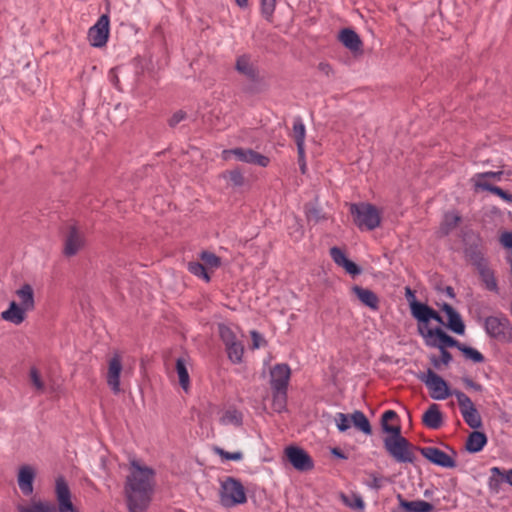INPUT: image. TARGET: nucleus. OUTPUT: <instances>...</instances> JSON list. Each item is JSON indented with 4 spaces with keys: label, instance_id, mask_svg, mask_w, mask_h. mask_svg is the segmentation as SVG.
<instances>
[{
    "label": "nucleus",
    "instance_id": "obj_1",
    "mask_svg": "<svg viewBox=\"0 0 512 512\" xmlns=\"http://www.w3.org/2000/svg\"><path fill=\"white\" fill-rule=\"evenodd\" d=\"M409 306L412 316L417 321V331L424 344L427 347L439 349L442 364L448 365L452 361V356L447 348L457 347L458 341L445 331V323L434 309L414 298Z\"/></svg>",
    "mask_w": 512,
    "mask_h": 512
},
{
    "label": "nucleus",
    "instance_id": "obj_2",
    "mask_svg": "<svg viewBox=\"0 0 512 512\" xmlns=\"http://www.w3.org/2000/svg\"><path fill=\"white\" fill-rule=\"evenodd\" d=\"M154 470L138 461L130 463L125 494L129 512H145L154 487Z\"/></svg>",
    "mask_w": 512,
    "mask_h": 512
},
{
    "label": "nucleus",
    "instance_id": "obj_3",
    "mask_svg": "<svg viewBox=\"0 0 512 512\" xmlns=\"http://www.w3.org/2000/svg\"><path fill=\"white\" fill-rule=\"evenodd\" d=\"M218 498L220 505L224 508H233L247 501L243 484L233 477H226L220 482Z\"/></svg>",
    "mask_w": 512,
    "mask_h": 512
},
{
    "label": "nucleus",
    "instance_id": "obj_4",
    "mask_svg": "<svg viewBox=\"0 0 512 512\" xmlns=\"http://www.w3.org/2000/svg\"><path fill=\"white\" fill-rule=\"evenodd\" d=\"M384 447L398 462L412 463L414 454L409 442L401 435V429H390L384 438Z\"/></svg>",
    "mask_w": 512,
    "mask_h": 512
},
{
    "label": "nucleus",
    "instance_id": "obj_5",
    "mask_svg": "<svg viewBox=\"0 0 512 512\" xmlns=\"http://www.w3.org/2000/svg\"><path fill=\"white\" fill-rule=\"evenodd\" d=\"M86 246V238L81 227L76 223H69L65 228L62 253L65 258L77 256Z\"/></svg>",
    "mask_w": 512,
    "mask_h": 512
},
{
    "label": "nucleus",
    "instance_id": "obj_6",
    "mask_svg": "<svg viewBox=\"0 0 512 512\" xmlns=\"http://www.w3.org/2000/svg\"><path fill=\"white\" fill-rule=\"evenodd\" d=\"M350 211L355 224L360 229L373 230L380 224V216L378 211L370 204L360 203L352 204Z\"/></svg>",
    "mask_w": 512,
    "mask_h": 512
},
{
    "label": "nucleus",
    "instance_id": "obj_7",
    "mask_svg": "<svg viewBox=\"0 0 512 512\" xmlns=\"http://www.w3.org/2000/svg\"><path fill=\"white\" fill-rule=\"evenodd\" d=\"M418 379L427 386L430 396L434 400H445L453 395V391L450 390L447 382L431 369L418 375Z\"/></svg>",
    "mask_w": 512,
    "mask_h": 512
},
{
    "label": "nucleus",
    "instance_id": "obj_8",
    "mask_svg": "<svg viewBox=\"0 0 512 512\" xmlns=\"http://www.w3.org/2000/svg\"><path fill=\"white\" fill-rule=\"evenodd\" d=\"M235 69L238 73L245 76L252 82L249 87V91L257 93L266 89V84L264 83L263 78L259 75L257 68L251 62L248 56L242 55L238 57L236 60Z\"/></svg>",
    "mask_w": 512,
    "mask_h": 512
},
{
    "label": "nucleus",
    "instance_id": "obj_9",
    "mask_svg": "<svg viewBox=\"0 0 512 512\" xmlns=\"http://www.w3.org/2000/svg\"><path fill=\"white\" fill-rule=\"evenodd\" d=\"M453 395L457 399L465 423L472 429H479L482 426V419L472 400L459 390H454Z\"/></svg>",
    "mask_w": 512,
    "mask_h": 512
},
{
    "label": "nucleus",
    "instance_id": "obj_10",
    "mask_svg": "<svg viewBox=\"0 0 512 512\" xmlns=\"http://www.w3.org/2000/svg\"><path fill=\"white\" fill-rule=\"evenodd\" d=\"M284 455L291 466L300 472L311 471L314 461L309 453L298 445H288L284 448Z\"/></svg>",
    "mask_w": 512,
    "mask_h": 512
},
{
    "label": "nucleus",
    "instance_id": "obj_11",
    "mask_svg": "<svg viewBox=\"0 0 512 512\" xmlns=\"http://www.w3.org/2000/svg\"><path fill=\"white\" fill-rule=\"evenodd\" d=\"M351 422L364 434L370 435L372 433L367 417L359 410H355L350 417L344 413H337L335 416V424L340 432L347 431L351 427Z\"/></svg>",
    "mask_w": 512,
    "mask_h": 512
},
{
    "label": "nucleus",
    "instance_id": "obj_12",
    "mask_svg": "<svg viewBox=\"0 0 512 512\" xmlns=\"http://www.w3.org/2000/svg\"><path fill=\"white\" fill-rule=\"evenodd\" d=\"M30 313L27 309L9 299L0 312V319L8 325L19 327L27 322Z\"/></svg>",
    "mask_w": 512,
    "mask_h": 512
},
{
    "label": "nucleus",
    "instance_id": "obj_13",
    "mask_svg": "<svg viewBox=\"0 0 512 512\" xmlns=\"http://www.w3.org/2000/svg\"><path fill=\"white\" fill-rule=\"evenodd\" d=\"M55 496L58 512H79L72 502V494L64 477L59 476L55 480Z\"/></svg>",
    "mask_w": 512,
    "mask_h": 512
},
{
    "label": "nucleus",
    "instance_id": "obj_14",
    "mask_svg": "<svg viewBox=\"0 0 512 512\" xmlns=\"http://www.w3.org/2000/svg\"><path fill=\"white\" fill-rule=\"evenodd\" d=\"M20 306L33 312L37 306L36 290L34 285L28 282L21 283L13 292V297L10 299Z\"/></svg>",
    "mask_w": 512,
    "mask_h": 512
},
{
    "label": "nucleus",
    "instance_id": "obj_15",
    "mask_svg": "<svg viewBox=\"0 0 512 512\" xmlns=\"http://www.w3.org/2000/svg\"><path fill=\"white\" fill-rule=\"evenodd\" d=\"M123 361L119 353H114L108 361L106 381L113 393L121 392V372Z\"/></svg>",
    "mask_w": 512,
    "mask_h": 512
},
{
    "label": "nucleus",
    "instance_id": "obj_16",
    "mask_svg": "<svg viewBox=\"0 0 512 512\" xmlns=\"http://www.w3.org/2000/svg\"><path fill=\"white\" fill-rule=\"evenodd\" d=\"M110 20L108 15L100 16L94 26L89 29L88 39L92 46L102 47L107 43L109 37Z\"/></svg>",
    "mask_w": 512,
    "mask_h": 512
},
{
    "label": "nucleus",
    "instance_id": "obj_17",
    "mask_svg": "<svg viewBox=\"0 0 512 512\" xmlns=\"http://www.w3.org/2000/svg\"><path fill=\"white\" fill-rule=\"evenodd\" d=\"M501 174V171L480 173L471 180L473 188L475 190L481 189L487 192H507L503 187L497 185V182L500 181Z\"/></svg>",
    "mask_w": 512,
    "mask_h": 512
},
{
    "label": "nucleus",
    "instance_id": "obj_18",
    "mask_svg": "<svg viewBox=\"0 0 512 512\" xmlns=\"http://www.w3.org/2000/svg\"><path fill=\"white\" fill-rule=\"evenodd\" d=\"M36 475L37 469L30 464H23L18 468L17 484L23 495L31 496L34 493Z\"/></svg>",
    "mask_w": 512,
    "mask_h": 512
},
{
    "label": "nucleus",
    "instance_id": "obj_19",
    "mask_svg": "<svg viewBox=\"0 0 512 512\" xmlns=\"http://www.w3.org/2000/svg\"><path fill=\"white\" fill-rule=\"evenodd\" d=\"M421 454L431 463L444 467V468H453L455 467V461L454 459L448 455L447 453L443 452L442 450L435 448V447H425L422 448Z\"/></svg>",
    "mask_w": 512,
    "mask_h": 512
},
{
    "label": "nucleus",
    "instance_id": "obj_20",
    "mask_svg": "<svg viewBox=\"0 0 512 512\" xmlns=\"http://www.w3.org/2000/svg\"><path fill=\"white\" fill-rule=\"evenodd\" d=\"M330 256L334 263L343 268L346 273L352 276H357L361 273V268L352 260H350L342 249L338 247H332L330 249Z\"/></svg>",
    "mask_w": 512,
    "mask_h": 512
},
{
    "label": "nucleus",
    "instance_id": "obj_21",
    "mask_svg": "<svg viewBox=\"0 0 512 512\" xmlns=\"http://www.w3.org/2000/svg\"><path fill=\"white\" fill-rule=\"evenodd\" d=\"M270 375H271L270 383H271V387L273 390H286L287 389L290 375H291L290 367L287 364L275 365L272 368Z\"/></svg>",
    "mask_w": 512,
    "mask_h": 512
},
{
    "label": "nucleus",
    "instance_id": "obj_22",
    "mask_svg": "<svg viewBox=\"0 0 512 512\" xmlns=\"http://www.w3.org/2000/svg\"><path fill=\"white\" fill-rule=\"evenodd\" d=\"M225 153H228V151H225ZM229 153L234 154L238 160L246 163L259 165L261 167H266L269 164L268 157L251 149L236 148L229 151Z\"/></svg>",
    "mask_w": 512,
    "mask_h": 512
},
{
    "label": "nucleus",
    "instance_id": "obj_23",
    "mask_svg": "<svg viewBox=\"0 0 512 512\" xmlns=\"http://www.w3.org/2000/svg\"><path fill=\"white\" fill-rule=\"evenodd\" d=\"M340 42L349 49L352 53H362V40L359 35L350 28H345L340 31L338 36Z\"/></svg>",
    "mask_w": 512,
    "mask_h": 512
},
{
    "label": "nucleus",
    "instance_id": "obj_24",
    "mask_svg": "<svg viewBox=\"0 0 512 512\" xmlns=\"http://www.w3.org/2000/svg\"><path fill=\"white\" fill-rule=\"evenodd\" d=\"M441 309L446 314L448 328L455 334L464 335L465 324L460 314L452 306L446 303L441 306Z\"/></svg>",
    "mask_w": 512,
    "mask_h": 512
},
{
    "label": "nucleus",
    "instance_id": "obj_25",
    "mask_svg": "<svg viewBox=\"0 0 512 512\" xmlns=\"http://www.w3.org/2000/svg\"><path fill=\"white\" fill-rule=\"evenodd\" d=\"M352 291L361 301L362 304H364L365 306L369 307L372 310L378 309V297L373 291L367 288H362L360 286H354L352 288Z\"/></svg>",
    "mask_w": 512,
    "mask_h": 512
},
{
    "label": "nucleus",
    "instance_id": "obj_26",
    "mask_svg": "<svg viewBox=\"0 0 512 512\" xmlns=\"http://www.w3.org/2000/svg\"><path fill=\"white\" fill-rule=\"evenodd\" d=\"M423 423L431 428L438 429L443 422L442 413L436 404H431L422 417Z\"/></svg>",
    "mask_w": 512,
    "mask_h": 512
},
{
    "label": "nucleus",
    "instance_id": "obj_27",
    "mask_svg": "<svg viewBox=\"0 0 512 512\" xmlns=\"http://www.w3.org/2000/svg\"><path fill=\"white\" fill-rule=\"evenodd\" d=\"M189 362L185 358H178L176 361V372L179 384L185 393L190 390V377H189Z\"/></svg>",
    "mask_w": 512,
    "mask_h": 512
},
{
    "label": "nucleus",
    "instance_id": "obj_28",
    "mask_svg": "<svg viewBox=\"0 0 512 512\" xmlns=\"http://www.w3.org/2000/svg\"><path fill=\"white\" fill-rule=\"evenodd\" d=\"M487 443V437L483 432H472L466 441V449L470 453H477L481 451Z\"/></svg>",
    "mask_w": 512,
    "mask_h": 512
},
{
    "label": "nucleus",
    "instance_id": "obj_29",
    "mask_svg": "<svg viewBox=\"0 0 512 512\" xmlns=\"http://www.w3.org/2000/svg\"><path fill=\"white\" fill-rule=\"evenodd\" d=\"M229 361L234 365H242L244 363L245 349L241 341L229 345L225 348Z\"/></svg>",
    "mask_w": 512,
    "mask_h": 512
},
{
    "label": "nucleus",
    "instance_id": "obj_30",
    "mask_svg": "<svg viewBox=\"0 0 512 512\" xmlns=\"http://www.w3.org/2000/svg\"><path fill=\"white\" fill-rule=\"evenodd\" d=\"M340 499L345 506L352 510L359 512H364L365 510V502L363 498L357 493H352L349 495L341 494Z\"/></svg>",
    "mask_w": 512,
    "mask_h": 512
},
{
    "label": "nucleus",
    "instance_id": "obj_31",
    "mask_svg": "<svg viewBox=\"0 0 512 512\" xmlns=\"http://www.w3.org/2000/svg\"><path fill=\"white\" fill-rule=\"evenodd\" d=\"M219 421L224 426H240L242 424V414L235 409H228L222 412Z\"/></svg>",
    "mask_w": 512,
    "mask_h": 512
},
{
    "label": "nucleus",
    "instance_id": "obj_32",
    "mask_svg": "<svg viewBox=\"0 0 512 512\" xmlns=\"http://www.w3.org/2000/svg\"><path fill=\"white\" fill-rule=\"evenodd\" d=\"M293 132L298 156H300V161H302L304 154L305 126L300 120L294 123Z\"/></svg>",
    "mask_w": 512,
    "mask_h": 512
},
{
    "label": "nucleus",
    "instance_id": "obj_33",
    "mask_svg": "<svg viewBox=\"0 0 512 512\" xmlns=\"http://www.w3.org/2000/svg\"><path fill=\"white\" fill-rule=\"evenodd\" d=\"M486 331L493 337H499L504 334L506 322L496 317H490L485 322Z\"/></svg>",
    "mask_w": 512,
    "mask_h": 512
},
{
    "label": "nucleus",
    "instance_id": "obj_34",
    "mask_svg": "<svg viewBox=\"0 0 512 512\" xmlns=\"http://www.w3.org/2000/svg\"><path fill=\"white\" fill-rule=\"evenodd\" d=\"M219 336L223 341L225 348L229 345L237 343L239 340L237 339L236 333L232 329V327L227 323H220L218 326Z\"/></svg>",
    "mask_w": 512,
    "mask_h": 512
},
{
    "label": "nucleus",
    "instance_id": "obj_35",
    "mask_svg": "<svg viewBox=\"0 0 512 512\" xmlns=\"http://www.w3.org/2000/svg\"><path fill=\"white\" fill-rule=\"evenodd\" d=\"M19 512H53L54 506L43 500H33L28 507H19Z\"/></svg>",
    "mask_w": 512,
    "mask_h": 512
},
{
    "label": "nucleus",
    "instance_id": "obj_36",
    "mask_svg": "<svg viewBox=\"0 0 512 512\" xmlns=\"http://www.w3.org/2000/svg\"><path fill=\"white\" fill-rule=\"evenodd\" d=\"M400 505L407 512H431L433 510V506L430 503L422 500L412 502L401 501Z\"/></svg>",
    "mask_w": 512,
    "mask_h": 512
},
{
    "label": "nucleus",
    "instance_id": "obj_37",
    "mask_svg": "<svg viewBox=\"0 0 512 512\" xmlns=\"http://www.w3.org/2000/svg\"><path fill=\"white\" fill-rule=\"evenodd\" d=\"M188 271L194 276L204 280L206 283L210 282L211 277L205 265L201 262H190L187 265Z\"/></svg>",
    "mask_w": 512,
    "mask_h": 512
},
{
    "label": "nucleus",
    "instance_id": "obj_38",
    "mask_svg": "<svg viewBox=\"0 0 512 512\" xmlns=\"http://www.w3.org/2000/svg\"><path fill=\"white\" fill-rule=\"evenodd\" d=\"M199 257L209 273L221 266V259L211 252H202Z\"/></svg>",
    "mask_w": 512,
    "mask_h": 512
},
{
    "label": "nucleus",
    "instance_id": "obj_39",
    "mask_svg": "<svg viewBox=\"0 0 512 512\" xmlns=\"http://www.w3.org/2000/svg\"><path fill=\"white\" fill-rule=\"evenodd\" d=\"M286 402H287V396H286V390H273V401L272 406L273 409L281 413L286 410Z\"/></svg>",
    "mask_w": 512,
    "mask_h": 512
},
{
    "label": "nucleus",
    "instance_id": "obj_40",
    "mask_svg": "<svg viewBox=\"0 0 512 512\" xmlns=\"http://www.w3.org/2000/svg\"><path fill=\"white\" fill-rule=\"evenodd\" d=\"M457 348L463 353V355L473 361L474 363H481L484 360L483 355L475 348L465 346L458 343Z\"/></svg>",
    "mask_w": 512,
    "mask_h": 512
},
{
    "label": "nucleus",
    "instance_id": "obj_41",
    "mask_svg": "<svg viewBox=\"0 0 512 512\" xmlns=\"http://www.w3.org/2000/svg\"><path fill=\"white\" fill-rule=\"evenodd\" d=\"M214 452L221 458L222 461H241L243 459V453L240 450L234 452H227L222 448H214Z\"/></svg>",
    "mask_w": 512,
    "mask_h": 512
},
{
    "label": "nucleus",
    "instance_id": "obj_42",
    "mask_svg": "<svg viewBox=\"0 0 512 512\" xmlns=\"http://www.w3.org/2000/svg\"><path fill=\"white\" fill-rule=\"evenodd\" d=\"M288 233H289V236L291 237V239H293V241H295V242L301 241L305 234V229H304V226L301 223V221L298 219H295L294 223L289 227Z\"/></svg>",
    "mask_w": 512,
    "mask_h": 512
},
{
    "label": "nucleus",
    "instance_id": "obj_43",
    "mask_svg": "<svg viewBox=\"0 0 512 512\" xmlns=\"http://www.w3.org/2000/svg\"><path fill=\"white\" fill-rule=\"evenodd\" d=\"M397 414L393 410H388L384 412L381 419V427L385 434H388V430L390 429H401L399 425H390L388 422L390 420L396 419Z\"/></svg>",
    "mask_w": 512,
    "mask_h": 512
},
{
    "label": "nucleus",
    "instance_id": "obj_44",
    "mask_svg": "<svg viewBox=\"0 0 512 512\" xmlns=\"http://www.w3.org/2000/svg\"><path fill=\"white\" fill-rule=\"evenodd\" d=\"M231 182L230 188H237L244 185L245 179L238 170H232L223 175Z\"/></svg>",
    "mask_w": 512,
    "mask_h": 512
},
{
    "label": "nucleus",
    "instance_id": "obj_45",
    "mask_svg": "<svg viewBox=\"0 0 512 512\" xmlns=\"http://www.w3.org/2000/svg\"><path fill=\"white\" fill-rule=\"evenodd\" d=\"M250 336H251V340H252L250 348L252 350H258L267 345V341H266L265 337L261 333H259L257 330H251Z\"/></svg>",
    "mask_w": 512,
    "mask_h": 512
},
{
    "label": "nucleus",
    "instance_id": "obj_46",
    "mask_svg": "<svg viewBox=\"0 0 512 512\" xmlns=\"http://www.w3.org/2000/svg\"><path fill=\"white\" fill-rule=\"evenodd\" d=\"M276 5V0H261L262 14L266 19H270Z\"/></svg>",
    "mask_w": 512,
    "mask_h": 512
},
{
    "label": "nucleus",
    "instance_id": "obj_47",
    "mask_svg": "<svg viewBox=\"0 0 512 512\" xmlns=\"http://www.w3.org/2000/svg\"><path fill=\"white\" fill-rule=\"evenodd\" d=\"M459 221V217L455 213H448L445 215L442 230L444 233H448L449 229L455 226Z\"/></svg>",
    "mask_w": 512,
    "mask_h": 512
},
{
    "label": "nucleus",
    "instance_id": "obj_48",
    "mask_svg": "<svg viewBox=\"0 0 512 512\" xmlns=\"http://www.w3.org/2000/svg\"><path fill=\"white\" fill-rule=\"evenodd\" d=\"M187 117V114L185 111L183 110H178L176 111L175 113H173V115L169 118L168 120V124L171 128H174L176 127V125H178L181 121H183L184 119H186Z\"/></svg>",
    "mask_w": 512,
    "mask_h": 512
},
{
    "label": "nucleus",
    "instance_id": "obj_49",
    "mask_svg": "<svg viewBox=\"0 0 512 512\" xmlns=\"http://www.w3.org/2000/svg\"><path fill=\"white\" fill-rule=\"evenodd\" d=\"M30 378H31V382L33 384V386L38 390V391H43L44 390V383L41 379V376L40 374L38 373V371L36 370H32L30 372Z\"/></svg>",
    "mask_w": 512,
    "mask_h": 512
},
{
    "label": "nucleus",
    "instance_id": "obj_50",
    "mask_svg": "<svg viewBox=\"0 0 512 512\" xmlns=\"http://www.w3.org/2000/svg\"><path fill=\"white\" fill-rule=\"evenodd\" d=\"M463 383L465 384L466 387L470 388V389H473L475 391H478V392H481L482 391V386L475 383L473 380H471L470 378L468 377H464L462 379Z\"/></svg>",
    "mask_w": 512,
    "mask_h": 512
},
{
    "label": "nucleus",
    "instance_id": "obj_51",
    "mask_svg": "<svg viewBox=\"0 0 512 512\" xmlns=\"http://www.w3.org/2000/svg\"><path fill=\"white\" fill-rule=\"evenodd\" d=\"M370 478H371V483L369 484L370 487L379 489L382 486V479L379 476H377L375 474H371Z\"/></svg>",
    "mask_w": 512,
    "mask_h": 512
},
{
    "label": "nucleus",
    "instance_id": "obj_52",
    "mask_svg": "<svg viewBox=\"0 0 512 512\" xmlns=\"http://www.w3.org/2000/svg\"><path fill=\"white\" fill-rule=\"evenodd\" d=\"M429 359H430V362L433 365V367L440 368V366L442 364V361L440 358L436 357L435 355H432L429 357Z\"/></svg>",
    "mask_w": 512,
    "mask_h": 512
},
{
    "label": "nucleus",
    "instance_id": "obj_53",
    "mask_svg": "<svg viewBox=\"0 0 512 512\" xmlns=\"http://www.w3.org/2000/svg\"><path fill=\"white\" fill-rule=\"evenodd\" d=\"M486 284L489 289L496 288V282L491 275H486Z\"/></svg>",
    "mask_w": 512,
    "mask_h": 512
},
{
    "label": "nucleus",
    "instance_id": "obj_54",
    "mask_svg": "<svg viewBox=\"0 0 512 512\" xmlns=\"http://www.w3.org/2000/svg\"><path fill=\"white\" fill-rule=\"evenodd\" d=\"M502 478L512 486V469L509 470L506 474L503 473Z\"/></svg>",
    "mask_w": 512,
    "mask_h": 512
},
{
    "label": "nucleus",
    "instance_id": "obj_55",
    "mask_svg": "<svg viewBox=\"0 0 512 512\" xmlns=\"http://www.w3.org/2000/svg\"><path fill=\"white\" fill-rule=\"evenodd\" d=\"M110 74H111L112 81H113L114 85H115V86H118V84H119V79H118V76H117V74H116V72H115V69H111Z\"/></svg>",
    "mask_w": 512,
    "mask_h": 512
},
{
    "label": "nucleus",
    "instance_id": "obj_56",
    "mask_svg": "<svg viewBox=\"0 0 512 512\" xmlns=\"http://www.w3.org/2000/svg\"><path fill=\"white\" fill-rule=\"evenodd\" d=\"M502 199L508 203H512V194H499Z\"/></svg>",
    "mask_w": 512,
    "mask_h": 512
},
{
    "label": "nucleus",
    "instance_id": "obj_57",
    "mask_svg": "<svg viewBox=\"0 0 512 512\" xmlns=\"http://www.w3.org/2000/svg\"><path fill=\"white\" fill-rule=\"evenodd\" d=\"M491 473H492L493 475H498V476H501V477H502V475H503V473L500 471V469H499L498 467H493V468L491 469Z\"/></svg>",
    "mask_w": 512,
    "mask_h": 512
},
{
    "label": "nucleus",
    "instance_id": "obj_58",
    "mask_svg": "<svg viewBox=\"0 0 512 512\" xmlns=\"http://www.w3.org/2000/svg\"><path fill=\"white\" fill-rule=\"evenodd\" d=\"M237 5L240 6V7H246L247 6V3H248V0H235Z\"/></svg>",
    "mask_w": 512,
    "mask_h": 512
},
{
    "label": "nucleus",
    "instance_id": "obj_59",
    "mask_svg": "<svg viewBox=\"0 0 512 512\" xmlns=\"http://www.w3.org/2000/svg\"><path fill=\"white\" fill-rule=\"evenodd\" d=\"M298 161H299V165H300V169H301L302 173H305L306 164H305L304 158L302 159V161H300V159Z\"/></svg>",
    "mask_w": 512,
    "mask_h": 512
},
{
    "label": "nucleus",
    "instance_id": "obj_60",
    "mask_svg": "<svg viewBox=\"0 0 512 512\" xmlns=\"http://www.w3.org/2000/svg\"><path fill=\"white\" fill-rule=\"evenodd\" d=\"M320 69L322 71H325V72H328V70L330 69V66L328 64H320Z\"/></svg>",
    "mask_w": 512,
    "mask_h": 512
}]
</instances>
